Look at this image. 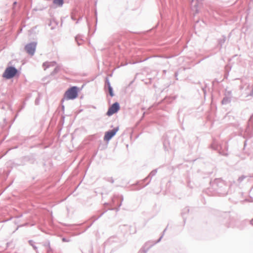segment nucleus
<instances>
[{
  "mask_svg": "<svg viewBox=\"0 0 253 253\" xmlns=\"http://www.w3.org/2000/svg\"><path fill=\"white\" fill-rule=\"evenodd\" d=\"M53 3L58 6H62L63 3V0H53Z\"/></svg>",
  "mask_w": 253,
  "mask_h": 253,
  "instance_id": "nucleus-7",
  "label": "nucleus"
},
{
  "mask_svg": "<svg viewBox=\"0 0 253 253\" xmlns=\"http://www.w3.org/2000/svg\"><path fill=\"white\" fill-rule=\"evenodd\" d=\"M79 88L77 86H72L65 92L63 100H73L78 96Z\"/></svg>",
  "mask_w": 253,
  "mask_h": 253,
  "instance_id": "nucleus-1",
  "label": "nucleus"
},
{
  "mask_svg": "<svg viewBox=\"0 0 253 253\" xmlns=\"http://www.w3.org/2000/svg\"><path fill=\"white\" fill-rule=\"evenodd\" d=\"M108 89H109V92L110 95L111 96H113L114 95V94L113 93V89H112V87L111 86L109 83H108Z\"/></svg>",
  "mask_w": 253,
  "mask_h": 253,
  "instance_id": "nucleus-8",
  "label": "nucleus"
},
{
  "mask_svg": "<svg viewBox=\"0 0 253 253\" xmlns=\"http://www.w3.org/2000/svg\"><path fill=\"white\" fill-rule=\"evenodd\" d=\"M55 65V62H45L43 64V67L44 68V70H46L49 67L51 66H53Z\"/></svg>",
  "mask_w": 253,
  "mask_h": 253,
  "instance_id": "nucleus-6",
  "label": "nucleus"
},
{
  "mask_svg": "<svg viewBox=\"0 0 253 253\" xmlns=\"http://www.w3.org/2000/svg\"><path fill=\"white\" fill-rule=\"evenodd\" d=\"M120 109L119 104L118 103L116 102L114 103L108 109L107 113L108 116H111L113 114L116 113Z\"/></svg>",
  "mask_w": 253,
  "mask_h": 253,
  "instance_id": "nucleus-5",
  "label": "nucleus"
},
{
  "mask_svg": "<svg viewBox=\"0 0 253 253\" xmlns=\"http://www.w3.org/2000/svg\"><path fill=\"white\" fill-rule=\"evenodd\" d=\"M119 130V128L116 127L110 131H107L105 133L104 139L105 141H109L112 137H113Z\"/></svg>",
  "mask_w": 253,
  "mask_h": 253,
  "instance_id": "nucleus-4",
  "label": "nucleus"
},
{
  "mask_svg": "<svg viewBox=\"0 0 253 253\" xmlns=\"http://www.w3.org/2000/svg\"><path fill=\"white\" fill-rule=\"evenodd\" d=\"M37 43L32 42L27 44L25 46V50L27 53L31 55H33L36 48Z\"/></svg>",
  "mask_w": 253,
  "mask_h": 253,
  "instance_id": "nucleus-3",
  "label": "nucleus"
},
{
  "mask_svg": "<svg viewBox=\"0 0 253 253\" xmlns=\"http://www.w3.org/2000/svg\"><path fill=\"white\" fill-rule=\"evenodd\" d=\"M17 73V70L14 67H10L6 69L3 74V77L7 79H9L15 76Z\"/></svg>",
  "mask_w": 253,
  "mask_h": 253,
  "instance_id": "nucleus-2",
  "label": "nucleus"
}]
</instances>
